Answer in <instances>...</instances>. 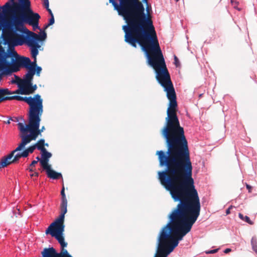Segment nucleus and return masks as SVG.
<instances>
[{
	"label": "nucleus",
	"instance_id": "1",
	"mask_svg": "<svg viewBox=\"0 0 257 257\" xmlns=\"http://www.w3.org/2000/svg\"><path fill=\"white\" fill-rule=\"evenodd\" d=\"M161 184L179 201L169 215V222L160 231L157 246L167 256L189 233L200 215L201 205L192 178V171L158 172Z\"/></svg>",
	"mask_w": 257,
	"mask_h": 257
},
{
	"label": "nucleus",
	"instance_id": "2",
	"mask_svg": "<svg viewBox=\"0 0 257 257\" xmlns=\"http://www.w3.org/2000/svg\"><path fill=\"white\" fill-rule=\"evenodd\" d=\"M169 100L166 125L162 132L168 150L166 152L162 150L157 152L159 165L165 167L162 172L192 171L188 143L176 113V98Z\"/></svg>",
	"mask_w": 257,
	"mask_h": 257
},
{
	"label": "nucleus",
	"instance_id": "3",
	"mask_svg": "<svg viewBox=\"0 0 257 257\" xmlns=\"http://www.w3.org/2000/svg\"><path fill=\"white\" fill-rule=\"evenodd\" d=\"M142 1L148 4V0ZM109 2L127 23L122 27L126 43L136 48L137 44L141 45L156 33L152 21L144 13V6L139 0H119V4L115 0Z\"/></svg>",
	"mask_w": 257,
	"mask_h": 257
},
{
	"label": "nucleus",
	"instance_id": "4",
	"mask_svg": "<svg viewBox=\"0 0 257 257\" xmlns=\"http://www.w3.org/2000/svg\"><path fill=\"white\" fill-rule=\"evenodd\" d=\"M145 52L148 63L155 70L156 79L167 92L168 99L176 98L175 91L159 46L156 33L139 45Z\"/></svg>",
	"mask_w": 257,
	"mask_h": 257
},
{
	"label": "nucleus",
	"instance_id": "5",
	"mask_svg": "<svg viewBox=\"0 0 257 257\" xmlns=\"http://www.w3.org/2000/svg\"><path fill=\"white\" fill-rule=\"evenodd\" d=\"M22 21L20 16H13L10 18L9 22H6V27L11 30L13 36L17 38L12 40L14 46H22L24 44L27 45L29 39L28 33L25 32L24 25H22L20 21Z\"/></svg>",
	"mask_w": 257,
	"mask_h": 257
},
{
	"label": "nucleus",
	"instance_id": "6",
	"mask_svg": "<svg viewBox=\"0 0 257 257\" xmlns=\"http://www.w3.org/2000/svg\"><path fill=\"white\" fill-rule=\"evenodd\" d=\"M17 100L18 101H24L29 104L30 109L29 111V115L34 117L36 115L40 110L43 109V99L41 98V95L37 94L34 95L33 97H23L20 95H14L11 96V100Z\"/></svg>",
	"mask_w": 257,
	"mask_h": 257
},
{
	"label": "nucleus",
	"instance_id": "7",
	"mask_svg": "<svg viewBox=\"0 0 257 257\" xmlns=\"http://www.w3.org/2000/svg\"><path fill=\"white\" fill-rule=\"evenodd\" d=\"M24 13L21 14L19 16L22 20L20 23L22 25L28 24L33 27L34 30L36 29L40 30L39 26V19L40 16L39 14L34 12L31 7L29 6H24Z\"/></svg>",
	"mask_w": 257,
	"mask_h": 257
},
{
	"label": "nucleus",
	"instance_id": "8",
	"mask_svg": "<svg viewBox=\"0 0 257 257\" xmlns=\"http://www.w3.org/2000/svg\"><path fill=\"white\" fill-rule=\"evenodd\" d=\"M25 32L29 34L28 35L29 39L27 42V45L30 48L31 56L33 58L36 59L39 53L38 49L41 47L38 42L45 40L47 37V34L45 31H42L41 30L39 35L30 31L27 29H25Z\"/></svg>",
	"mask_w": 257,
	"mask_h": 257
},
{
	"label": "nucleus",
	"instance_id": "9",
	"mask_svg": "<svg viewBox=\"0 0 257 257\" xmlns=\"http://www.w3.org/2000/svg\"><path fill=\"white\" fill-rule=\"evenodd\" d=\"M64 224L52 225V223L46 230V234H50L53 237H55L60 244L62 248H64L67 245V243L64 241V238L63 236V233L64 231Z\"/></svg>",
	"mask_w": 257,
	"mask_h": 257
},
{
	"label": "nucleus",
	"instance_id": "10",
	"mask_svg": "<svg viewBox=\"0 0 257 257\" xmlns=\"http://www.w3.org/2000/svg\"><path fill=\"white\" fill-rule=\"evenodd\" d=\"M43 109L40 110L36 115L34 117L31 116L29 115V121L30 124V127L35 131V134L37 135V137L39 134L45 130V127L43 126L41 129H39L40 123L41 121V117L43 114Z\"/></svg>",
	"mask_w": 257,
	"mask_h": 257
},
{
	"label": "nucleus",
	"instance_id": "11",
	"mask_svg": "<svg viewBox=\"0 0 257 257\" xmlns=\"http://www.w3.org/2000/svg\"><path fill=\"white\" fill-rule=\"evenodd\" d=\"M42 254V257H73L64 248H62L60 252H57L53 247L45 248Z\"/></svg>",
	"mask_w": 257,
	"mask_h": 257
},
{
	"label": "nucleus",
	"instance_id": "12",
	"mask_svg": "<svg viewBox=\"0 0 257 257\" xmlns=\"http://www.w3.org/2000/svg\"><path fill=\"white\" fill-rule=\"evenodd\" d=\"M20 136L22 139L21 143L18 145V149L22 150L25 146L30 143L32 140H35L37 138V135L35 131L30 128L28 131L27 134H20Z\"/></svg>",
	"mask_w": 257,
	"mask_h": 257
},
{
	"label": "nucleus",
	"instance_id": "13",
	"mask_svg": "<svg viewBox=\"0 0 257 257\" xmlns=\"http://www.w3.org/2000/svg\"><path fill=\"white\" fill-rule=\"evenodd\" d=\"M18 147H17L15 150L12 151L11 153L8 154L7 156L4 157L2 159L1 161L0 162V169L7 167L8 165L12 163H14L18 162L14 161V157L15 156V154L16 152L22 151L20 149L18 150Z\"/></svg>",
	"mask_w": 257,
	"mask_h": 257
},
{
	"label": "nucleus",
	"instance_id": "14",
	"mask_svg": "<svg viewBox=\"0 0 257 257\" xmlns=\"http://www.w3.org/2000/svg\"><path fill=\"white\" fill-rule=\"evenodd\" d=\"M35 71L32 69L28 70L27 73L23 76L22 79L19 78L17 76L15 77L18 79V82L22 84V86L26 85H30L31 83L33 81Z\"/></svg>",
	"mask_w": 257,
	"mask_h": 257
},
{
	"label": "nucleus",
	"instance_id": "15",
	"mask_svg": "<svg viewBox=\"0 0 257 257\" xmlns=\"http://www.w3.org/2000/svg\"><path fill=\"white\" fill-rule=\"evenodd\" d=\"M38 150L41 152V159L40 160V165L43 168L50 166L48 162L49 159L52 157V154L47 151L45 148L39 147Z\"/></svg>",
	"mask_w": 257,
	"mask_h": 257
},
{
	"label": "nucleus",
	"instance_id": "16",
	"mask_svg": "<svg viewBox=\"0 0 257 257\" xmlns=\"http://www.w3.org/2000/svg\"><path fill=\"white\" fill-rule=\"evenodd\" d=\"M39 147H40L37 146L35 144L33 146H30L22 152H20V151L18 152L14 157V161H18L21 158L27 157L29 154L33 153L36 149L38 150Z\"/></svg>",
	"mask_w": 257,
	"mask_h": 257
},
{
	"label": "nucleus",
	"instance_id": "17",
	"mask_svg": "<svg viewBox=\"0 0 257 257\" xmlns=\"http://www.w3.org/2000/svg\"><path fill=\"white\" fill-rule=\"evenodd\" d=\"M67 201L61 202L60 204L61 213L58 218L52 223V225L64 224L65 214L67 212Z\"/></svg>",
	"mask_w": 257,
	"mask_h": 257
},
{
	"label": "nucleus",
	"instance_id": "18",
	"mask_svg": "<svg viewBox=\"0 0 257 257\" xmlns=\"http://www.w3.org/2000/svg\"><path fill=\"white\" fill-rule=\"evenodd\" d=\"M13 4H15V8L14 10L18 11L19 16L21 14L23 13V7L24 6H29L31 8V2L30 0H10Z\"/></svg>",
	"mask_w": 257,
	"mask_h": 257
},
{
	"label": "nucleus",
	"instance_id": "19",
	"mask_svg": "<svg viewBox=\"0 0 257 257\" xmlns=\"http://www.w3.org/2000/svg\"><path fill=\"white\" fill-rule=\"evenodd\" d=\"M43 170L46 171L47 175L48 178L54 180L59 179L62 178V175L60 173L56 172L51 169V166H48L45 168H43Z\"/></svg>",
	"mask_w": 257,
	"mask_h": 257
},
{
	"label": "nucleus",
	"instance_id": "20",
	"mask_svg": "<svg viewBox=\"0 0 257 257\" xmlns=\"http://www.w3.org/2000/svg\"><path fill=\"white\" fill-rule=\"evenodd\" d=\"M15 4H13L11 1H9L6 3L2 7L4 11L7 12L8 11L7 9H10V11L11 13V18H12L13 16H18L20 12L17 11L16 10H14L15 8Z\"/></svg>",
	"mask_w": 257,
	"mask_h": 257
},
{
	"label": "nucleus",
	"instance_id": "21",
	"mask_svg": "<svg viewBox=\"0 0 257 257\" xmlns=\"http://www.w3.org/2000/svg\"><path fill=\"white\" fill-rule=\"evenodd\" d=\"M12 94V91L8 88H0V103L5 100H11V96L7 95Z\"/></svg>",
	"mask_w": 257,
	"mask_h": 257
},
{
	"label": "nucleus",
	"instance_id": "22",
	"mask_svg": "<svg viewBox=\"0 0 257 257\" xmlns=\"http://www.w3.org/2000/svg\"><path fill=\"white\" fill-rule=\"evenodd\" d=\"M24 87H25V90H22L21 93L25 95L33 93L37 88V85H33L32 82L31 83L30 85H26Z\"/></svg>",
	"mask_w": 257,
	"mask_h": 257
},
{
	"label": "nucleus",
	"instance_id": "23",
	"mask_svg": "<svg viewBox=\"0 0 257 257\" xmlns=\"http://www.w3.org/2000/svg\"><path fill=\"white\" fill-rule=\"evenodd\" d=\"M18 125L21 132L20 134H27L28 131L30 128V124L29 122L28 125H26L22 122H19Z\"/></svg>",
	"mask_w": 257,
	"mask_h": 257
},
{
	"label": "nucleus",
	"instance_id": "24",
	"mask_svg": "<svg viewBox=\"0 0 257 257\" xmlns=\"http://www.w3.org/2000/svg\"><path fill=\"white\" fill-rule=\"evenodd\" d=\"M238 216L240 219H241L242 220L245 221L248 224H251V225L253 224V222L251 220H250V218L247 216H244L242 214L240 213L238 214Z\"/></svg>",
	"mask_w": 257,
	"mask_h": 257
},
{
	"label": "nucleus",
	"instance_id": "25",
	"mask_svg": "<svg viewBox=\"0 0 257 257\" xmlns=\"http://www.w3.org/2000/svg\"><path fill=\"white\" fill-rule=\"evenodd\" d=\"M251 244L252 249L257 254V239L255 236H253L251 238Z\"/></svg>",
	"mask_w": 257,
	"mask_h": 257
},
{
	"label": "nucleus",
	"instance_id": "26",
	"mask_svg": "<svg viewBox=\"0 0 257 257\" xmlns=\"http://www.w3.org/2000/svg\"><path fill=\"white\" fill-rule=\"evenodd\" d=\"M154 257H167V256L164 253V252L158 246H157L156 253Z\"/></svg>",
	"mask_w": 257,
	"mask_h": 257
},
{
	"label": "nucleus",
	"instance_id": "27",
	"mask_svg": "<svg viewBox=\"0 0 257 257\" xmlns=\"http://www.w3.org/2000/svg\"><path fill=\"white\" fill-rule=\"evenodd\" d=\"M2 40L0 42L1 45H2V44H3L4 45H8V46H9V44H11V43L10 41L9 40V39H8L7 38L5 37L3 35V34L2 35Z\"/></svg>",
	"mask_w": 257,
	"mask_h": 257
},
{
	"label": "nucleus",
	"instance_id": "28",
	"mask_svg": "<svg viewBox=\"0 0 257 257\" xmlns=\"http://www.w3.org/2000/svg\"><path fill=\"white\" fill-rule=\"evenodd\" d=\"M17 85H18V87H19V89L16 90L15 91H12L13 94L17 93V94H22V93H21V92H22V90H25V87H24L25 86H24V87L22 86V84L18 82H17Z\"/></svg>",
	"mask_w": 257,
	"mask_h": 257
},
{
	"label": "nucleus",
	"instance_id": "29",
	"mask_svg": "<svg viewBox=\"0 0 257 257\" xmlns=\"http://www.w3.org/2000/svg\"><path fill=\"white\" fill-rule=\"evenodd\" d=\"M37 66H38L36 63V58H34V61L33 62H32L30 60V62L28 63V67H25V68L27 69L28 70H29V69H30V67L36 68Z\"/></svg>",
	"mask_w": 257,
	"mask_h": 257
},
{
	"label": "nucleus",
	"instance_id": "30",
	"mask_svg": "<svg viewBox=\"0 0 257 257\" xmlns=\"http://www.w3.org/2000/svg\"><path fill=\"white\" fill-rule=\"evenodd\" d=\"M30 69H32L35 71V74H36L38 76H40L42 71V68L40 66H38L36 68L30 67Z\"/></svg>",
	"mask_w": 257,
	"mask_h": 257
},
{
	"label": "nucleus",
	"instance_id": "31",
	"mask_svg": "<svg viewBox=\"0 0 257 257\" xmlns=\"http://www.w3.org/2000/svg\"><path fill=\"white\" fill-rule=\"evenodd\" d=\"M37 164V161H33L32 163L30 164L29 167L27 169L29 172H33L34 170L33 169V167L35 166V165Z\"/></svg>",
	"mask_w": 257,
	"mask_h": 257
},
{
	"label": "nucleus",
	"instance_id": "32",
	"mask_svg": "<svg viewBox=\"0 0 257 257\" xmlns=\"http://www.w3.org/2000/svg\"><path fill=\"white\" fill-rule=\"evenodd\" d=\"M61 202L67 201L65 194L64 187H63L61 191Z\"/></svg>",
	"mask_w": 257,
	"mask_h": 257
},
{
	"label": "nucleus",
	"instance_id": "33",
	"mask_svg": "<svg viewBox=\"0 0 257 257\" xmlns=\"http://www.w3.org/2000/svg\"><path fill=\"white\" fill-rule=\"evenodd\" d=\"M55 22V20L54 16L51 17L50 19H49V23L45 26V28H47L49 26L52 25L54 24Z\"/></svg>",
	"mask_w": 257,
	"mask_h": 257
},
{
	"label": "nucleus",
	"instance_id": "34",
	"mask_svg": "<svg viewBox=\"0 0 257 257\" xmlns=\"http://www.w3.org/2000/svg\"><path fill=\"white\" fill-rule=\"evenodd\" d=\"M230 3L234 9H236L238 11H240V9L237 8V5H238V2L236 0H230Z\"/></svg>",
	"mask_w": 257,
	"mask_h": 257
},
{
	"label": "nucleus",
	"instance_id": "35",
	"mask_svg": "<svg viewBox=\"0 0 257 257\" xmlns=\"http://www.w3.org/2000/svg\"><path fill=\"white\" fill-rule=\"evenodd\" d=\"M35 145L41 148H44L45 140L44 139H41L37 143L35 144Z\"/></svg>",
	"mask_w": 257,
	"mask_h": 257
},
{
	"label": "nucleus",
	"instance_id": "36",
	"mask_svg": "<svg viewBox=\"0 0 257 257\" xmlns=\"http://www.w3.org/2000/svg\"><path fill=\"white\" fill-rule=\"evenodd\" d=\"M6 22L8 21L5 20L0 19V31L1 30L3 27L8 28L7 27L5 26Z\"/></svg>",
	"mask_w": 257,
	"mask_h": 257
},
{
	"label": "nucleus",
	"instance_id": "37",
	"mask_svg": "<svg viewBox=\"0 0 257 257\" xmlns=\"http://www.w3.org/2000/svg\"><path fill=\"white\" fill-rule=\"evenodd\" d=\"M218 248H217V249H212V250H208V251H205V253L206 254H212V253H215L216 252H217L218 250Z\"/></svg>",
	"mask_w": 257,
	"mask_h": 257
},
{
	"label": "nucleus",
	"instance_id": "38",
	"mask_svg": "<svg viewBox=\"0 0 257 257\" xmlns=\"http://www.w3.org/2000/svg\"><path fill=\"white\" fill-rule=\"evenodd\" d=\"M174 63L176 67H178L180 64L179 59L175 55L174 56Z\"/></svg>",
	"mask_w": 257,
	"mask_h": 257
},
{
	"label": "nucleus",
	"instance_id": "39",
	"mask_svg": "<svg viewBox=\"0 0 257 257\" xmlns=\"http://www.w3.org/2000/svg\"><path fill=\"white\" fill-rule=\"evenodd\" d=\"M44 6L46 9L49 8V0H44Z\"/></svg>",
	"mask_w": 257,
	"mask_h": 257
},
{
	"label": "nucleus",
	"instance_id": "40",
	"mask_svg": "<svg viewBox=\"0 0 257 257\" xmlns=\"http://www.w3.org/2000/svg\"><path fill=\"white\" fill-rule=\"evenodd\" d=\"M10 120H12L13 121H18V119L17 117H15V119H13V118L12 117H10L9 120L6 122V123L7 124H10Z\"/></svg>",
	"mask_w": 257,
	"mask_h": 257
},
{
	"label": "nucleus",
	"instance_id": "41",
	"mask_svg": "<svg viewBox=\"0 0 257 257\" xmlns=\"http://www.w3.org/2000/svg\"><path fill=\"white\" fill-rule=\"evenodd\" d=\"M39 173L37 172H35L34 173L30 175L31 177H32L33 176H35V177H38L39 176Z\"/></svg>",
	"mask_w": 257,
	"mask_h": 257
},
{
	"label": "nucleus",
	"instance_id": "42",
	"mask_svg": "<svg viewBox=\"0 0 257 257\" xmlns=\"http://www.w3.org/2000/svg\"><path fill=\"white\" fill-rule=\"evenodd\" d=\"M46 10L48 12V13L50 14V15L51 16V17L54 16L52 11L49 9V8H48V9H46Z\"/></svg>",
	"mask_w": 257,
	"mask_h": 257
},
{
	"label": "nucleus",
	"instance_id": "43",
	"mask_svg": "<svg viewBox=\"0 0 257 257\" xmlns=\"http://www.w3.org/2000/svg\"><path fill=\"white\" fill-rule=\"evenodd\" d=\"M231 249L230 248H226L224 250V252L225 253H228V252H229L230 251H231Z\"/></svg>",
	"mask_w": 257,
	"mask_h": 257
},
{
	"label": "nucleus",
	"instance_id": "44",
	"mask_svg": "<svg viewBox=\"0 0 257 257\" xmlns=\"http://www.w3.org/2000/svg\"><path fill=\"white\" fill-rule=\"evenodd\" d=\"M231 208H232L231 206L230 207H229L227 209H226V214H230V209Z\"/></svg>",
	"mask_w": 257,
	"mask_h": 257
},
{
	"label": "nucleus",
	"instance_id": "45",
	"mask_svg": "<svg viewBox=\"0 0 257 257\" xmlns=\"http://www.w3.org/2000/svg\"><path fill=\"white\" fill-rule=\"evenodd\" d=\"M246 188L247 189H248L249 192H250L251 191V187L250 185H248V184H246Z\"/></svg>",
	"mask_w": 257,
	"mask_h": 257
},
{
	"label": "nucleus",
	"instance_id": "46",
	"mask_svg": "<svg viewBox=\"0 0 257 257\" xmlns=\"http://www.w3.org/2000/svg\"><path fill=\"white\" fill-rule=\"evenodd\" d=\"M36 161H37V162H38V161H39V162H40V160H41V159H40V157H39V156H37V157L36 158Z\"/></svg>",
	"mask_w": 257,
	"mask_h": 257
},
{
	"label": "nucleus",
	"instance_id": "47",
	"mask_svg": "<svg viewBox=\"0 0 257 257\" xmlns=\"http://www.w3.org/2000/svg\"><path fill=\"white\" fill-rule=\"evenodd\" d=\"M3 9L2 7H1L0 6V15H1L2 14V12H1V9Z\"/></svg>",
	"mask_w": 257,
	"mask_h": 257
},
{
	"label": "nucleus",
	"instance_id": "48",
	"mask_svg": "<svg viewBox=\"0 0 257 257\" xmlns=\"http://www.w3.org/2000/svg\"><path fill=\"white\" fill-rule=\"evenodd\" d=\"M12 82L13 83H16V81H14V80H12Z\"/></svg>",
	"mask_w": 257,
	"mask_h": 257
},
{
	"label": "nucleus",
	"instance_id": "49",
	"mask_svg": "<svg viewBox=\"0 0 257 257\" xmlns=\"http://www.w3.org/2000/svg\"><path fill=\"white\" fill-rule=\"evenodd\" d=\"M44 146H48V144L47 143V144H45V145Z\"/></svg>",
	"mask_w": 257,
	"mask_h": 257
},
{
	"label": "nucleus",
	"instance_id": "50",
	"mask_svg": "<svg viewBox=\"0 0 257 257\" xmlns=\"http://www.w3.org/2000/svg\"><path fill=\"white\" fill-rule=\"evenodd\" d=\"M179 0H176V1H178Z\"/></svg>",
	"mask_w": 257,
	"mask_h": 257
}]
</instances>
